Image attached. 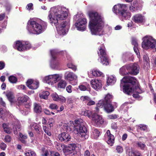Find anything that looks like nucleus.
Returning a JSON list of instances; mask_svg holds the SVG:
<instances>
[{
  "label": "nucleus",
  "instance_id": "1",
  "mask_svg": "<svg viewBox=\"0 0 156 156\" xmlns=\"http://www.w3.org/2000/svg\"><path fill=\"white\" fill-rule=\"evenodd\" d=\"M68 12V9L60 6L51 8L49 12L48 17L50 22L56 27L57 32L60 35H64L68 31L69 27V21H63L60 23L59 22L67 18Z\"/></svg>",
  "mask_w": 156,
  "mask_h": 156
},
{
  "label": "nucleus",
  "instance_id": "2",
  "mask_svg": "<svg viewBox=\"0 0 156 156\" xmlns=\"http://www.w3.org/2000/svg\"><path fill=\"white\" fill-rule=\"evenodd\" d=\"M88 15L90 18L89 27L91 34L99 36L103 35L105 25L104 18L94 11L89 12Z\"/></svg>",
  "mask_w": 156,
  "mask_h": 156
},
{
  "label": "nucleus",
  "instance_id": "3",
  "mask_svg": "<svg viewBox=\"0 0 156 156\" xmlns=\"http://www.w3.org/2000/svg\"><path fill=\"white\" fill-rule=\"evenodd\" d=\"M120 86L122 87L123 92L127 94L134 91L138 93H141L137 80L133 77H124L121 80Z\"/></svg>",
  "mask_w": 156,
  "mask_h": 156
},
{
  "label": "nucleus",
  "instance_id": "4",
  "mask_svg": "<svg viewBox=\"0 0 156 156\" xmlns=\"http://www.w3.org/2000/svg\"><path fill=\"white\" fill-rule=\"evenodd\" d=\"M70 124H73V126H69L68 125V128H69L70 130L72 129V127H74V131L75 133L78 134L79 136H81L83 140L87 139L89 136L87 129L86 126V124L81 119L76 120L75 123L70 121Z\"/></svg>",
  "mask_w": 156,
  "mask_h": 156
},
{
  "label": "nucleus",
  "instance_id": "5",
  "mask_svg": "<svg viewBox=\"0 0 156 156\" xmlns=\"http://www.w3.org/2000/svg\"><path fill=\"white\" fill-rule=\"evenodd\" d=\"M127 6L126 4H118L113 7V11L115 13L118 15L122 20H128L130 18L131 13L127 11Z\"/></svg>",
  "mask_w": 156,
  "mask_h": 156
},
{
  "label": "nucleus",
  "instance_id": "6",
  "mask_svg": "<svg viewBox=\"0 0 156 156\" xmlns=\"http://www.w3.org/2000/svg\"><path fill=\"white\" fill-rule=\"evenodd\" d=\"M73 19L76 21L75 26L77 29L80 31H84L86 28L87 22L86 19L83 18V14L78 13L74 16Z\"/></svg>",
  "mask_w": 156,
  "mask_h": 156
},
{
  "label": "nucleus",
  "instance_id": "7",
  "mask_svg": "<svg viewBox=\"0 0 156 156\" xmlns=\"http://www.w3.org/2000/svg\"><path fill=\"white\" fill-rule=\"evenodd\" d=\"M142 46L145 50L149 49H155L156 51V40L152 37L147 35L143 38Z\"/></svg>",
  "mask_w": 156,
  "mask_h": 156
},
{
  "label": "nucleus",
  "instance_id": "8",
  "mask_svg": "<svg viewBox=\"0 0 156 156\" xmlns=\"http://www.w3.org/2000/svg\"><path fill=\"white\" fill-rule=\"evenodd\" d=\"M113 104H108L106 103V101L104 100H101L99 101L97 104V107L96 108V111L98 112L99 110L98 108H102L104 107V109L108 113H110L113 112L115 108L117 107V104L115 102H114Z\"/></svg>",
  "mask_w": 156,
  "mask_h": 156
},
{
  "label": "nucleus",
  "instance_id": "9",
  "mask_svg": "<svg viewBox=\"0 0 156 156\" xmlns=\"http://www.w3.org/2000/svg\"><path fill=\"white\" fill-rule=\"evenodd\" d=\"M99 49V51L98 52V54L99 57L98 58V60L103 65L106 66L108 65V56L106 54L104 45H101Z\"/></svg>",
  "mask_w": 156,
  "mask_h": 156
},
{
  "label": "nucleus",
  "instance_id": "10",
  "mask_svg": "<svg viewBox=\"0 0 156 156\" xmlns=\"http://www.w3.org/2000/svg\"><path fill=\"white\" fill-rule=\"evenodd\" d=\"M39 24L33 19L30 20L27 23V30L30 34H38Z\"/></svg>",
  "mask_w": 156,
  "mask_h": 156
},
{
  "label": "nucleus",
  "instance_id": "11",
  "mask_svg": "<svg viewBox=\"0 0 156 156\" xmlns=\"http://www.w3.org/2000/svg\"><path fill=\"white\" fill-rule=\"evenodd\" d=\"M62 78L59 74H54L46 76L42 79V81L51 85L59 80Z\"/></svg>",
  "mask_w": 156,
  "mask_h": 156
},
{
  "label": "nucleus",
  "instance_id": "12",
  "mask_svg": "<svg viewBox=\"0 0 156 156\" xmlns=\"http://www.w3.org/2000/svg\"><path fill=\"white\" fill-rule=\"evenodd\" d=\"M91 118L92 124L95 126H99L102 124L104 122L101 115L96 112L92 114Z\"/></svg>",
  "mask_w": 156,
  "mask_h": 156
},
{
  "label": "nucleus",
  "instance_id": "13",
  "mask_svg": "<svg viewBox=\"0 0 156 156\" xmlns=\"http://www.w3.org/2000/svg\"><path fill=\"white\" fill-rule=\"evenodd\" d=\"M78 76L73 72H67L64 75V78L69 81L72 85H75L78 83Z\"/></svg>",
  "mask_w": 156,
  "mask_h": 156
},
{
  "label": "nucleus",
  "instance_id": "14",
  "mask_svg": "<svg viewBox=\"0 0 156 156\" xmlns=\"http://www.w3.org/2000/svg\"><path fill=\"white\" fill-rule=\"evenodd\" d=\"M50 52L52 57V59L50 62V66L52 68H55L58 64V61L55 56V55L57 53L58 51L56 49H53L50 51Z\"/></svg>",
  "mask_w": 156,
  "mask_h": 156
},
{
  "label": "nucleus",
  "instance_id": "15",
  "mask_svg": "<svg viewBox=\"0 0 156 156\" xmlns=\"http://www.w3.org/2000/svg\"><path fill=\"white\" fill-rule=\"evenodd\" d=\"M90 84L91 87L97 90H99L102 87V85L100 80L93 79L91 80Z\"/></svg>",
  "mask_w": 156,
  "mask_h": 156
},
{
  "label": "nucleus",
  "instance_id": "16",
  "mask_svg": "<svg viewBox=\"0 0 156 156\" xmlns=\"http://www.w3.org/2000/svg\"><path fill=\"white\" fill-rule=\"evenodd\" d=\"M105 138L107 143L110 146H112L114 142V136L111 133L109 130H108L105 135Z\"/></svg>",
  "mask_w": 156,
  "mask_h": 156
},
{
  "label": "nucleus",
  "instance_id": "17",
  "mask_svg": "<svg viewBox=\"0 0 156 156\" xmlns=\"http://www.w3.org/2000/svg\"><path fill=\"white\" fill-rule=\"evenodd\" d=\"M129 66V74L136 75L139 73V67L137 64H130Z\"/></svg>",
  "mask_w": 156,
  "mask_h": 156
},
{
  "label": "nucleus",
  "instance_id": "18",
  "mask_svg": "<svg viewBox=\"0 0 156 156\" xmlns=\"http://www.w3.org/2000/svg\"><path fill=\"white\" fill-rule=\"evenodd\" d=\"M58 138L60 141L66 142L70 140L71 137L68 133L64 132L59 134Z\"/></svg>",
  "mask_w": 156,
  "mask_h": 156
},
{
  "label": "nucleus",
  "instance_id": "19",
  "mask_svg": "<svg viewBox=\"0 0 156 156\" xmlns=\"http://www.w3.org/2000/svg\"><path fill=\"white\" fill-rule=\"evenodd\" d=\"M144 17L140 14H136L133 16V20L136 23H141L144 21Z\"/></svg>",
  "mask_w": 156,
  "mask_h": 156
},
{
  "label": "nucleus",
  "instance_id": "20",
  "mask_svg": "<svg viewBox=\"0 0 156 156\" xmlns=\"http://www.w3.org/2000/svg\"><path fill=\"white\" fill-rule=\"evenodd\" d=\"M129 65L124 66L119 70V74L122 76L126 75L129 73Z\"/></svg>",
  "mask_w": 156,
  "mask_h": 156
},
{
  "label": "nucleus",
  "instance_id": "21",
  "mask_svg": "<svg viewBox=\"0 0 156 156\" xmlns=\"http://www.w3.org/2000/svg\"><path fill=\"white\" fill-rule=\"evenodd\" d=\"M24 41H18L16 42L14 44L13 47L20 51H23Z\"/></svg>",
  "mask_w": 156,
  "mask_h": 156
},
{
  "label": "nucleus",
  "instance_id": "22",
  "mask_svg": "<svg viewBox=\"0 0 156 156\" xmlns=\"http://www.w3.org/2000/svg\"><path fill=\"white\" fill-rule=\"evenodd\" d=\"M53 100L55 101H60L62 102H66V99L65 97L62 96H58L56 93H54L52 94Z\"/></svg>",
  "mask_w": 156,
  "mask_h": 156
},
{
  "label": "nucleus",
  "instance_id": "23",
  "mask_svg": "<svg viewBox=\"0 0 156 156\" xmlns=\"http://www.w3.org/2000/svg\"><path fill=\"white\" fill-rule=\"evenodd\" d=\"M29 99V98L27 95L22 94H20L17 98V101L19 103H23L27 102Z\"/></svg>",
  "mask_w": 156,
  "mask_h": 156
},
{
  "label": "nucleus",
  "instance_id": "24",
  "mask_svg": "<svg viewBox=\"0 0 156 156\" xmlns=\"http://www.w3.org/2000/svg\"><path fill=\"white\" fill-rule=\"evenodd\" d=\"M89 73H91L92 74V76L94 77H98V76H102L103 77L104 76L103 73L99 70L97 69H94L90 71Z\"/></svg>",
  "mask_w": 156,
  "mask_h": 156
},
{
  "label": "nucleus",
  "instance_id": "25",
  "mask_svg": "<svg viewBox=\"0 0 156 156\" xmlns=\"http://www.w3.org/2000/svg\"><path fill=\"white\" fill-rule=\"evenodd\" d=\"M116 78L115 75L109 76L107 80V84L108 85H113L116 82Z\"/></svg>",
  "mask_w": 156,
  "mask_h": 156
},
{
  "label": "nucleus",
  "instance_id": "26",
  "mask_svg": "<svg viewBox=\"0 0 156 156\" xmlns=\"http://www.w3.org/2000/svg\"><path fill=\"white\" fill-rule=\"evenodd\" d=\"M47 27L46 23L40 19V34L44 31Z\"/></svg>",
  "mask_w": 156,
  "mask_h": 156
},
{
  "label": "nucleus",
  "instance_id": "27",
  "mask_svg": "<svg viewBox=\"0 0 156 156\" xmlns=\"http://www.w3.org/2000/svg\"><path fill=\"white\" fill-rule=\"evenodd\" d=\"M6 96L10 102L13 101L14 98V96L12 92L9 91H7Z\"/></svg>",
  "mask_w": 156,
  "mask_h": 156
},
{
  "label": "nucleus",
  "instance_id": "28",
  "mask_svg": "<svg viewBox=\"0 0 156 156\" xmlns=\"http://www.w3.org/2000/svg\"><path fill=\"white\" fill-rule=\"evenodd\" d=\"M112 95L109 94H108L106 95L104 99V100L106 101V103H107L108 104H113L114 105H115V104H114V103L112 104H111V102L112 101Z\"/></svg>",
  "mask_w": 156,
  "mask_h": 156
},
{
  "label": "nucleus",
  "instance_id": "29",
  "mask_svg": "<svg viewBox=\"0 0 156 156\" xmlns=\"http://www.w3.org/2000/svg\"><path fill=\"white\" fill-rule=\"evenodd\" d=\"M76 147V144L74 143L70 144L68 145V146L67 148V151L70 153V152L71 151H74L75 148Z\"/></svg>",
  "mask_w": 156,
  "mask_h": 156
},
{
  "label": "nucleus",
  "instance_id": "30",
  "mask_svg": "<svg viewBox=\"0 0 156 156\" xmlns=\"http://www.w3.org/2000/svg\"><path fill=\"white\" fill-rule=\"evenodd\" d=\"M2 127L4 131L8 134H10L11 133V129L9 126L6 123H3Z\"/></svg>",
  "mask_w": 156,
  "mask_h": 156
},
{
  "label": "nucleus",
  "instance_id": "31",
  "mask_svg": "<svg viewBox=\"0 0 156 156\" xmlns=\"http://www.w3.org/2000/svg\"><path fill=\"white\" fill-rule=\"evenodd\" d=\"M100 132L96 129L94 128L92 129V136L95 139H97L99 136Z\"/></svg>",
  "mask_w": 156,
  "mask_h": 156
},
{
  "label": "nucleus",
  "instance_id": "32",
  "mask_svg": "<svg viewBox=\"0 0 156 156\" xmlns=\"http://www.w3.org/2000/svg\"><path fill=\"white\" fill-rule=\"evenodd\" d=\"M66 84V83L65 80H61L58 83V88H64Z\"/></svg>",
  "mask_w": 156,
  "mask_h": 156
},
{
  "label": "nucleus",
  "instance_id": "33",
  "mask_svg": "<svg viewBox=\"0 0 156 156\" xmlns=\"http://www.w3.org/2000/svg\"><path fill=\"white\" fill-rule=\"evenodd\" d=\"M93 113H92L91 111L90 110H86L84 112H83L82 114L85 116H87L89 118H91V115H92Z\"/></svg>",
  "mask_w": 156,
  "mask_h": 156
},
{
  "label": "nucleus",
  "instance_id": "34",
  "mask_svg": "<svg viewBox=\"0 0 156 156\" xmlns=\"http://www.w3.org/2000/svg\"><path fill=\"white\" fill-rule=\"evenodd\" d=\"M38 81L35 80L34 82L30 85L29 88L31 89H35L38 87Z\"/></svg>",
  "mask_w": 156,
  "mask_h": 156
},
{
  "label": "nucleus",
  "instance_id": "35",
  "mask_svg": "<svg viewBox=\"0 0 156 156\" xmlns=\"http://www.w3.org/2000/svg\"><path fill=\"white\" fill-rule=\"evenodd\" d=\"M49 94V93L48 91H45L40 96V98H41L43 99H47Z\"/></svg>",
  "mask_w": 156,
  "mask_h": 156
},
{
  "label": "nucleus",
  "instance_id": "36",
  "mask_svg": "<svg viewBox=\"0 0 156 156\" xmlns=\"http://www.w3.org/2000/svg\"><path fill=\"white\" fill-rule=\"evenodd\" d=\"M24 154L25 156H36V154L34 151L27 150L25 151Z\"/></svg>",
  "mask_w": 156,
  "mask_h": 156
},
{
  "label": "nucleus",
  "instance_id": "37",
  "mask_svg": "<svg viewBox=\"0 0 156 156\" xmlns=\"http://www.w3.org/2000/svg\"><path fill=\"white\" fill-rule=\"evenodd\" d=\"M24 44L23 51L28 50L31 48V44L29 42L24 41Z\"/></svg>",
  "mask_w": 156,
  "mask_h": 156
},
{
  "label": "nucleus",
  "instance_id": "38",
  "mask_svg": "<svg viewBox=\"0 0 156 156\" xmlns=\"http://www.w3.org/2000/svg\"><path fill=\"white\" fill-rule=\"evenodd\" d=\"M9 81L12 83H16L17 81V79L16 77L13 76H11L9 77Z\"/></svg>",
  "mask_w": 156,
  "mask_h": 156
},
{
  "label": "nucleus",
  "instance_id": "39",
  "mask_svg": "<svg viewBox=\"0 0 156 156\" xmlns=\"http://www.w3.org/2000/svg\"><path fill=\"white\" fill-rule=\"evenodd\" d=\"M137 129L138 131L139 130L145 131L147 129V128L145 125L140 124L137 126Z\"/></svg>",
  "mask_w": 156,
  "mask_h": 156
},
{
  "label": "nucleus",
  "instance_id": "40",
  "mask_svg": "<svg viewBox=\"0 0 156 156\" xmlns=\"http://www.w3.org/2000/svg\"><path fill=\"white\" fill-rule=\"evenodd\" d=\"M48 151L45 148H43L41 149V156H48Z\"/></svg>",
  "mask_w": 156,
  "mask_h": 156
},
{
  "label": "nucleus",
  "instance_id": "41",
  "mask_svg": "<svg viewBox=\"0 0 156 156\" xmlns=\"http://www.w3.org/2000/svg\"><path fill=\"white\" fill-rule=\"evenodd\" d=\"M34 112L37 113L39 112V105L38 104L36 103L34 104Z\"/></svg>",
  "mask_w": 156,
  "mask_h": 156
},
{
  "label": "nucleus",
  "instance_id": "42",
  "mask_svg": "<svg viewBox=\"0 0 156 156\" xmlns=\"http://www.w3.org/2000/svg\"><path fill=\"white\" fill-rule=\"evenodd\" d=\"M49 108L52 110H57L58 108V107L56 104L52 103L50 105Z\"/></svg>",
  "mask_w": 156,
  "mask_h": 156
},
{
  "label": "nucleus",
  "instance_id": "43",
  "mask_svg": "<svg viewBox=\"0 0 156 156\" xmlns=\"http://www.w3.org/2000/svg\"><path fill=\"white\" fill-rule=\"evenodd\" d=\"M131 156H141L140 154L138 151H132L130 152Z\"/></svg>",
  "mask_w": 156,
  "mask_h": 156
},
{
  "label": "nucleus",
  "instance_id": "44",
  "mask_svg": "<svg viewBox=\"0 0 156 156\" xmlns=\"http://www.w3.org/2000/svg\"><path fill=\"white\" fill-rule=\"evenodd\" d=\"M118 115L116 114H112L109 115L108 116V119H117L118 117Z\"/></svg>",
  "mask_w": 156,
  "mask_h": 156
},
{
  "label": "nucleus",
  "instance_id": "45",
  "mask_svg": "<svg viewBox=\"0 0 156 156\" xmlns=\"http://www.w3.org/2000/svg\"><path fill=\"white\" fill-rule=\"evenodd\" d=\"M132 44L134 46V47H138V44L136 39L134 38H133L132 39Z\"/></svg>",
  "mask_w": 156,
  "mask_h": 156
},
{
  "label": "nucleus",
  "instance_id": "46",
  "mask_svg": "<svg viewBox=\"0 0 156 156\" xmlns=\"http://www.w3.org/2000/svg\"><path fill=\"white\" fill-rule=\"evenodd\" d=\"M88 86V85L87 84L86 86L81 84L79 86V89L82 91H85L87 89V87Z\"/></svg>",
  "mask_w": 156,
  "mask_h": 156
},
{
  "label": "nucleus",
  "instance_id": "47",
  "mask_svg": "<svg viewBox=\"0 0 156 156\" xmlns=\"http://www.w3.org/2000/svg\"><path fill=\"white\" fill-rule=\"evenodd\" d=\"M67 66L69 68L75 71L76 70V67L75 66L73 65L71 63H69L68 64H67Z\"/></svg>",
  "mask_w": 156,
  "mask_h": 156
},
{
  "label": "nucleus",
  "instance_id": "48",
  "mask_svg": "<svg viewBox=\"0 0 156 156\" xmlns=\"http://www.w3.org/2000/svg\"><path fill=\"white\" fill-rule=\"evenodd\" d=\"M116 150H117V152L119 153H121L123 151V148L122 147L120 146H117Z\"/></svg>",
  "mask_w": 156,
  "mask_h": 156
},
{
  "label": "nucleus",
  "instance_id": "49",
  "mask_svg": "<svg viewBox=\"0 0 156 156\" xmlns=\"http://www.w3.org/2000/svg\"><path fill=\"white\" fill-rule=\"evenodd\" d=\"M26 8L29 11H31L33 9V4L32 3H30L27 5Z\"/></svg>",
  "mask_w": 156,
  "mask_h": 156
},
{
  "label": "nucleus",
  "instance_id": "50",
  "mask_svg": "<svg viewBox=\"0 0 156 156\" xmlns=\"http://www.w3.org/2000/svg\"><path fill=\"white\" fill-rule=\"evenodd\" d=\"M137 145L138 147L142 149H144L145 147V145L140 142L137 143Z\"/></svg>",
  "mask_w": 156,
  "mask_h": 156
},
{
  "label": "nucleus",
  "instance_id": "51",
  "mask_svg": "<svg viewBox=\"0 0 156 156\" xmlns=\"http://www.w3.org/2000/svg\"><path fill=\"white\" fill-rule=\"evenodd\" d=\"M134 51L137 55L138 58L140 57V53L138 49V47H133Z\"/></svg>",
  "mask_w": 156,
  "mask_h": 156
},
{
  "label": "nucleus",
  "instance_id": "52",
  "mask_svg": "<svg viewBox=\"0 0 156 156\" xmlns=\"http://www.w3.org/2000/svg\"><path fill=\"white\" fill-rule=\"evenodd\" d=\"M43 129L48 135V136H50L51 135V132L49 131L45 126H44L43 127Z\"/></svg>",
  "mask_w": 156,
  "mask_h": 156
},
{
  "label": "nucleus",
  "instance_id": "53",
  "mask_svg": "<svg viewBox=\"0 0 156 156\" xmlns=\"http://www.w3.org/2000/svg\"><path fill=\"white\" fill-rule=\"evenodd\" d=\"M131 56V55L130 54L126 53L123 54L122 58L124 59H127L128 58Z\"/></svg>",
  "mask_w": 156,
  "mask_h": 156
},
{
  "label": "nucleus",
  "instance_id": "54",
  "mask_svg": "<svg viewBox=\"0 0 156 156\" xmlns=\"http://www.w3.org/2000/svg\"><path fill=\"white\" fill-rule=\"evenodd\" d=\"M55 147L59 151L62 149V145L60 144L56 143V144Z\"/></svg>",
  "mask_w": 156,
  "mask_h": 156
},
{
  "label": "nucleus",
  "instance_id": "55",
  "mask_svg": "<svg viewBox=\"0 0 156 156\" xmlns=\"http://www.w3.org/2000/svg\"><path fill=\"white\" fill-rule=\"evenodd\" d=\"M35 80L31 79L28 80L26 82L27 85V87H30V85Z\"/></svg>",
  "mask_w": 156,
  "mask_h": 156
},
{
  "label": "nucleus",
  "instance_id": "56",
  "mask_svg": "<svg viewBox=\"0 0 156 156\" xmlns=\"http://www.w3.org/2000/svg\"><path fill=\"white\" fill-rule=\"evenodd\" d=\"M31 127L32 129H34L36 131H38L39 130L38 126L36 123H34L32 126Z\"/></svg>",
  "mask_w": 156,
  "mask_h": 156
},
{
  "label": "nucleus",
  "instance_id": "57",
  "mask_svg": "<svg viewBox=\"0 0 156 156\" xmlns=\"http://www.w3.org/2000/svg\"><path fill=\"white\" fill-rule=\"evenodd\" d=\"M5 142H9L11 141V137L9 135H7L5 137Z\"/></svg>",
  "mask_w": 156,
  "mask_h": 156
},
{
  "label": "nucleus",
  "instance_id": "58",
  "mask_svg": "<svg viewBox=\"0 0 156 156\" xmlns=\"http://www.w3.org/2000/svg\"><path fill=\"white\" fill-rule=\"evenodd\" d=\"M0 147L2 150H5L6 148V145L4 143H2L0 144Z\"/></svg>",
  "mask_w": 156,
  "mask_h": 156
},
{
  "label": "nucleus",
  "instance_id": "59",
  "mask_svg": "<svg viewBox=\"0 0 156 156\" xmlns=\"http://www.w3.org/2000/svg\"><path fill=\"white\" fill-rule=\"evenodd\" d=\"M54 121L53 119L50 118L49 119L48 123L50 127L53 126V123H54Z\"/></svg>",
  "mask_w": 156,
  "mask_h": 156
},
{
  "label": "nucleus",
  "instance_id": "60",
  "mask_svg": "<svg viewBox=\"0 0 156 156\" xmlns=\"http://www.w3.org/2000/svg\"><path fill=\"white\" fill-rule=\"evenodd\" d=\"M80 99L81 100L83 101H87L89 99V98L87 96H82L81 97Z\"/></svg>",
  "mask_w": 156,
  "mask_h": 156
},
{
  "label": "nucleus",
  "instance_id": "61",
  "mask_svg": "<svg viewBox=\"0 0 156 156\" xmlns=\"http://www.w3.org/2000/svg\"><path fill=\"white\" fill-rule=\"evenodd\" d=\"M50 155L51 156H60L59 153L53 151L51 152Z\"/></svg>",
  "mask_w": 156,
  "mask_h": 156
},
{
  "label": "nucleus",
  "instance_id": "62",
  "mask_svg": "<svg viewBox=\"0 0 156 156\" xmlns=\"http://www.w3.org/2000/svg\"><path fill=\"white\" fill-rule=\"evenodd\" d=\"M87 101H88V102H87V105H94L95 103L94 101L91 100H90V99Z\"/></svg>",
  "mask_w": 156,
  "mask_h": 156
},
{
  "label": "nucleus",
  "instance_id": "63",
  "mask_svg": "<svg viewBox=\"0 0 156 156\" xmlns=\"http://www.w3.org/2000/svg\"><path fill=\"white\" fill-rule=\"evenodd\" d=\"M17 88L19 90H25L26 89V87L24 85H21L17 86Z\"/></svg>",
  "mask_w": 156,
  "mask_h": 156
},
{
  "label": "nucleus",
  "instance_id": "64",
  "mask_svg": "<svg viewBox=\"0 0 156 156\" xmlns=\"http://www.w3.org/2000/svg\"><path fill=\"white\" fill-rule=\"evenodd\" d=\"M72 86L71 85H69L67 86L66 88V90L69 93H71L72 92Z\"/></svg>",
  "mask_w": 156,
  "mask_h": 156
}]
</instances>
